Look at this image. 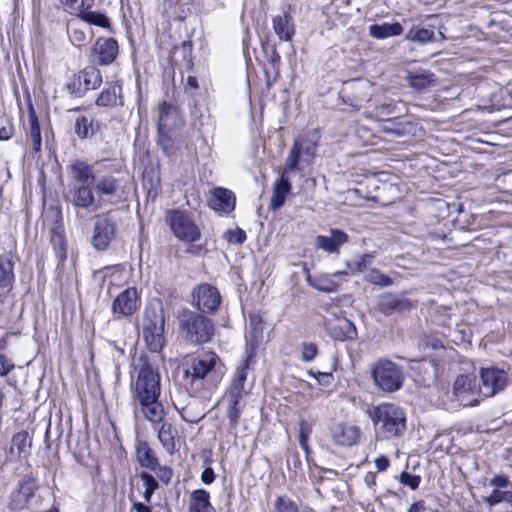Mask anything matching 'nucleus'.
<instances>
[{"label":"nucleus","instance_id":"f257e3e1","mask_svg":"<svg viewBox=\"0 0 512 512\" xmlns=\"http://www.w3.org/2000/svg\"><path fill=\"white\" fill-rule=\"evenodd\" d=\"M136 379L131 382L133 399L139 404L144 417L152 423H161L165 410L159 401L161 394L160 374L146 357H140Z\"/></svg>","mask_w":512,"mask_h":512},{"label":"nucleus","instance_id":"f03ea898","mask_svg":"<svg viewBox=\"0 0 512 512\" xmlns=\"http://www.w3.org/2000/svg\"><path fill=\"white\" fill-rule=\"evenodd\" d=\"M225 373L226 367L216 353H202L183 367L184 386L195 393L211 391L217 388Z\"/></svg>","mask_w":512,"mask_h":512},{"label":"nucleus","instance_id":"7ed1b4c3","mask_svg":"<svg viewBox=\"0 0 512 512\" xmlns=\"http://www.w3.org/2000/svg\"><path fill=\"white\" fill-rule=\"evenodd\" d=\"M165 311L161 300L150 301L144 310L142 336L149 351L160 352L165 345Z\"/></svg>","mask_w":512,"mask_h":512},{"label":"nucleus","instance_id":"20e7f679","mask_svg":"<svg viewBox=\"0 0 512 512\" xmlns=\"http://www.w3.org/2000/svg\"><path fill=\"white\" fill-rule=\"evenodd\" d=\"M375 430L385 439L400 437L406 430V414L404 410L391 403L375 406L370 411Z\"/></svg>","mask_w":512,"mask_h":512},{"label":"nucleus","instance_id":"39448f33","mask_svg":"<svg viewBox=\"0 0 512 512\" xmlns=\"http://www.w3.org/2000/svg\"><path fill=\"white\" fill-rule=\"evenodd\" d=\"M179 328L186 342L201 345L209 342L215 331L213 321L195 311L183 310L179 317Z\"/></svg>","mask_w":512,"mask_h":512},{"label":"nucleus","instance_id":"423d86ee","mask_svg":"<svg viewBox=\"0 0 512 512\" xmlns=\"http://www.w3.org/2000/svg\"><path fill=\"white\" fill-rule=\"evenodd\" d=\"M371 374L375 385L386 393L400 390L405 379L403 368L388 359L378 360Z\"/></svg>","mask_w":512,"mask_h":512},{"label":"nucleus","instance_id":"0eeeda50","mask_svg":"<svg viewBox=\"0 0 512 512\" xmlns=\"http://www.w3.org/2000/svg\"><path fill=\"white\" fill-rule=\"evenodd\" d=\"M140 298L137 289L134 287L123 290L112 302L111 310L113 319L108 321L110 329H120L121 335H125L126 328L130 329L129 325H120V318H129L134 315L140 308Z\"/></svg>","mask_w":512,"mask_h":512},{"label":"nucleus","instance_id":"6e6552de","mask_svg":"<svg viewBox=\"0 0 512 512\" xmlns=\"http://www.w3.org/2000/svg\"><path fill=\"white\" fill-rule=\"evenodd\" d=\"M374 92L372 82L364 78H356L343 83L339 96L344 104L359 110L372 99Z\"/></svg>","mask_w":512,"mask_h":512},{"label":"nucleus","instance_id":"1a4fd4ad","mask_svg":"<svg viewBox=\"0 0 512 512\" xmlns=\"http://www.w3.org/2000/svg\"><path fill=\"white\" fill-rule=\"evenodd\" d=\"M166 222L180 240L194 242L200 238V230L184 211L173 209L166 213Z\"/></svg>","mask_w":512,"mask_h":512},{"label":"nucleus","instance_id":"9d476101","mask_svg":"<svg viewBox=\"0 0 512 512\" xmlns=\"http://www.w3.org/2000/svg\"><path fill=\"white\" fill-rule=\"evenodd\" d=\"M116 237V222L111 212L95 216L92 245L97 250H105Z\"/></svg>","mask_w":512,"mask_h":512},{"label":"nucleus","instance_id":"9b49d317","mask_svg":"<svg viewBox=\"0 0 512 512\" xmlns=\"http://www.w3.org/2000/svg\"><path fill=\"white\" fill-rule=\"evenodd\" d=\"M102 84V74L94 66L85 67L73 77L67 88L71 94L81 96L88 90H94Z\"/></svg>","mask_w":512,"mask_h":512},{"label":"nucleus","instance_id":"f8f14e48","mask_svg":"<svg viewBox=\"0 0 512 512\" xmlns=\"http://www.w3.org/2000/svg\"><path fill=\"white\" fill-rule=\"evenodd\" d=\"M480 379L483 394L486 397L494 396L496 393L503 391L510 384L508 373L504 369L497 367L481 368Z\"/></svg>","mask_w":512,"mask_h":512},{"label":"nucleus","instance_id":"ddd939ff","mask_svg":"<svg viewBox=\"0 0 512 512\" xmlns=\"http://www.w3.org/2000/svg\"><path fill=\"white\" fill-rule=\"evenodd\" d=\"M66 197L74 207L83 208L89 212H95L101 206L95 198L92 185L70 184Z\"/></svg>","mask_w":512,"mask_h":512},{"label":"nucleus","instance_id":"4468645a","mask_svg":"<svg viewBox=\"0 0 512 512\" xmlns=\"http://www.w3.org/2000/svg\"><path fill=\"white\" fill-rule=\"evenodd\" d=\"M476 376L473 374L459 375L453 384V396L462 406H475L478 404L476 398Z\"/></svg>","mask_w":512,"mask_h":512},{"label":"nucleus","instance_id":"2eb2a0df","mask_svg":"<svg viewBox=\"0 0 512 512\" xmlns=\"http://www.w3.org/2000/svg\"><path fill=\"white\" fill-rule=\"evenodd\" d=\"M377 307L385 316H391L410 311L414 307V303L404 293L385 292L378 296Z\"/></svg>","mask_w":512,"mask_h":512},{"label":"nucleus","instance_id":"dca6fc26","mask_svg":"<svg viewBox=\"0 0 512 512\" xmlns=\"http://www.w3.org/2000/svg\"><path fill=\"white\" fill-rule=\"evenodd\" d=\"M193 301L199 311L214 314L221 303V296L216 287L201 284L193 291Z\"/></svg>","mask_w":512,"mask_h":512},{"label":"nucleus","instance_id":"f3484780","mask_svg":"<svg viewBox=\"0 0 512 512\" xmlns=\"http://www.w3.org/2000/svg\"><path fill=\"white\" fill-rule=\"evenodd\" d=\"M37 489L33 478L27 477L19 481L17 488L11 493L9 508L20 511L28 506Z\"/></svg>","mask_w":512,"mask_h":512},{"label":"nucleus","instance_id":"a211bd4d","mask_svg":"<svg viewBox=\"0 0 512 512\" xmlns=\"http://www.w3.org/2000/svg\"><path fill=\"white\" fill-rule=\"evenodd\" d=\"M379 128L384 134L395 137L415 136L417 123L406 118L393 117L382 120L379 123Z\"/></svg>","mask_w":512,"mask_h":512},{"label":"nucleus","instance_id":"6ab92c4d","mask_svg":"<svg viewBox=\"0 0 512 512\" xmlns=\"http://www.w3.org/2000/svg\"><path fill=\"white\" fill-rule=\"evenodd\" d=\"M51 211L54 214L55 222L50 229V241L57 258L60 262H63L67 258V242L65 230L62 224V213L59 208L51 209Z\"/></svg>","mask_w":512,"mask_h":512},{"label":"nucleus","instance_id":"aec40b11","mask_svg":"<svg viewBox=\"0 0 512 512\" xmlns=\"http://www.w3.org/2000/svg\"><path fill=\"white\" fill-rule=\"evenodd\" d=\"M95 104L98 107L113 108L124 105L122 83L120 80L106 82L105 87L99 93Z\"/></svg>","mask_w":512,"mask_h":512},{"label":"nucleus","instance_id":"412c9836","mask_svg":"<svg viewBox=\"0 0 512 512\" xmlns=\"http://www.w3.org/2000/svg\"><path fill=\"white\" fill-rule=\"evenodd\" d=\"M118 49V43L115 39L103 37L98 38L93 47L95 62L101 66L110 65L116 59Z\"/></svg>","mask_w":512,"mask_h":512},{"label":"nucleus","instance_id":"4be33fe9","mask_svg":"<svg viewBox=\"0 0 512 512\" xmlns=\"http://www.w3.org/2000/svg\"><path fill=\"white\" fill-rule=\"evenodd\" d=\"M325 327L330 336L339 341L353 339L357 335L356 327L346 317L326 320Z\"/></svg>","mask_w":512,"mask_h":512},{"label":"nucleus","instance_id":"5701e85b","mask_svg":"<svg viewBox=\"0 0 512 512\" xmlns=\"http://www.w3.org/2000/svg\"><path fill=\"white\" fill-rule=\"evenodd\" d=\"M32 440L27 431H20L12 436L11 446L6 455L8 461L13 462L30 455Z\"/></svg>","mask_w":512,"mask_h":512},{"label":"nucleus","instance_id":"b1692460","mask_svg":"<svg viewBox=\"0 0 512 512\" xmlns=\"http://www.w3.org/2000/svg\"><path fill=\"white\" fill-rule=\"evenodd\" d=\"M348 235L339 229H331L329 235H318L315 246L328 253H339V248L348 242Z\"/></svg>","mask_w":512,"mask_h":512},{"label":"nucleus","instance_id":"393cba45","mask_svg":"<svg viewBox=\"0 0 512 512\" xmlns=\"http://www.w3.org/2000/svg\"><path fill=\"white\" fill-rule=\"evenodd\" d=\"M332 437L337 445L350 447L358 443L360 429L355 425L340 423L333 428Z\"/></svg>","mask_w":512,"mask_h":512},{"label":"nucleus","instance_id":"a878e982","mask_svg":"<svg viewBox=\"0 0 512 512\" xmlns=\"http://www.w3.org/2000/svg\"><path fill=\"white\" fill-rule=\"evenodd\" d=\"M209 206L216 211L228 214L235 208V195L226 188H215L209 199Z\"/></svg>","mask_w":512,"mask_h":512},{"label":"nucleus","instance_id":"bb28decb","mask_svg":"<svg viewBox=\"0 0 512 512\" xmlns=\"http://www.w3.org/2000/svg\"><path fill=\"white\" fill-rule=\"evenodd\" d=\"M249 361L250 357H247L246 360L237 368L229 389V399H235V401L242 400L248 393L245 389V383L247 380Z\"/></svg>","mask_w":512,"mask_h":512},{"label":"nucleus","instance_id":"cd10ccee","mask_svg":"<svg viewBox=\"0 0 512 512\" xmlns=\"http://www.w3.org/2000/svg\"><path fill=\"white\" fill-rule=\"evenodd\" d=\"M69 173L74 181L73 184L92 185L95 182L93 167L82 160H75L69 165Z\"/></svg>","mask_w":512,"mask_h":512},{"label":"nucleus","instance_id":"c85d7f7f","mask_svg":"<svg viewBox=\"0 0 512 512\" xmlns=\"http://www.w3.org/2000/svg\"><path fill=\"white\" fill-rule=\"evenodd\" d=\"M103 126L104 124L102 122L81 115L75 120L74 132L80 139H88L101 132Z\"/></svg>","mask_w":512,"mask_h":512},{"label":"nucleus","instance_id":"c756f323","mask_svg":"<svg viewBox=\"0 0 512 512\" xmlns=\"http://www.w3.org/2000/svg\"><path fill=\"white\" fill-rule=\"evenodd\" d=\"M273 29L281 41H291L295 34V25L292 16L284 11L283 15H276L272 19Z\"/></svg>","mask_w":512,"mask_h":512},{"label":"nucleus","instance_id":"7c9ffc66","mask_svg":"<svg viewBox=\"0 0 512 512\" xmlns=\"http://www.w3.org/2000/svg\"><path fill=\"white\" fill-rule=\"evenodd\" d=\"M291 189L292 186L289 181V176L282 174L274 184L270 208L274 211L281 208L285 203L286 196L291 192Z\"/></svg>","mask_w":512,"mask_h":512},{"label":"nucleus","instance_id":"2f4dec72","mask_svg":"<svg viewBox=\"0 0 512 512\" xmlns=\"http://www.w3.org/2000/svg\"><path fill=\"white\" fill-rule=\"evenodd\" d=\"M406 79L409 85L416 90H425L435 85V74L424 69L409 71Z\"/></svg>","mask_w":512,"mask_h":512},{"label":"nucleus","instance_id":"473e14b6","mask_svg":"<svg viewBox=\"0 0 512 512\" xmlns=\"http://www.w3.org/2000/svg\"><path fill=\"white\" fill-rule=\"evenodd\" d=\"M411 369L419 374H423L418 380L424 386L429 387L436 380V364L433 360H414Z\"/></svg>","mask_w":512,"mask_h":512},{"label":"nucleus","instance_id":"72a5a7b5","mask_svg":"<svg viewBox=\"0 0 512 512\" xmlns=\"http://www.w3.org/2000/svg\"><path fill=\"white\" fill-rule=\"evenodd\" d=\"M136 459L141 467L156 471L158 458L146 441H138L136 444Z\"/></svg>","mask_w":512,"mask_h":512},{"label":"nucleus","instance_id":"f704fd0d","mask_svg":"<svg viewBox=\"0 0 512 512\" xmlns=\"http://www.w3.org/2000/svg\"><path fill=\"white\" fill-rule=\"evenodd\" d=\"M28 120H29V128L27 130V135L32 141L33 150L37 153L41 151L42 138H41V130L38 121L37 114L33 107L31 100L29 99L28 104Z\"/></svg>","mask_w":512,"mask_h":512},{"label":"nucleus","instance_id":"c9c22d12","mask_svg":"<svg viewBox=\"0 0 512 512\" xmlns=\"http://www.w3.org/2000/svg\"><path fill=\"white\" fill-rule=\"evenodd\" d=\"M434 26L425 27L422 25H413L406 33L404 39L410 42L418 43L421 45L434 42L435 34Z\"/></svg>","mask_w":512,"mask_h":512},{"label":"nucleus","instance_id":"e433bc0d","mask_svg":"<svg viewBox=\"0 0 512 512\" xmlns=\"http://www.w3.org/2000/svg\"><path fill=\"white\" fill-rule=\"evenodd\" d=\"M403 27L399 22L372 24L369 26V35L376 39H386L392 36H399Z\"/></svg>","mask_w":512,"mask_h":512},{"label":"nucleus","instance_id":"4c0bfd02","mask_svg":"<svg viewBox=\"0 0 512 512\" xmlns=\"http://www.w3.org/2000/svg\"><path fill=\"white\" fill-rule=\"evenodd\" d=\"M189 512H216L210 503V494L204 489L192 492Z\"/></svg>","mask_w":512,"mask_h":512},{"label":"nucleus","instance_id":"58836bf2","mask_svg":"<svg viewBox=\"0 0 512 512\" xmlns=\"http://www.w3.org/2000/svg\"><path fill=\"white\" fill-rule=\"evenodd\" d=\"M178 117L176 106L163 101L159 106L157 130L171 129L172 120Z\"/></svg>","mask_w":512,"mask_h":512},{"label":"nucleus","instance_id":"ea45409f","mask_svg":"<svg viewBox=\"0 0 512 512\" xmlns=\"http://www.w3.org/2000/svg\"><path fill=\"white\" fill-rule=\"evenodd\" d=\"M90 7L91 6H85L77 16L89 25L109 29L111 27L109 18L101 12L91 10Z\"/></svg>","mask_w":512,"mask_h":512},{"label":"nucleus","instance_id":"a19ab883","mask_svg":"<svg viewBox=\"0 0 512 512\" xmlns=\"http://www.w3.org/2000/svg\"><path fill=\"white\" fill-rule=\"evenodd\" d=\"M177 433L176 428L168 422H163L158 430V439L168 453H173L175 450V437Z\"/></svg>","mask_w":512,"mask_h":512},{"label":"nucleus","instance_id":"79ce46f5","mask_svg":"<svg viewBox=\"0 0 512 512\" xmlns=\"http://www.w3.org/2000/svg\"><path fill=\"white\" fill-rule=\"evenodd\" d=\"M303 138L296 139L286 159L282 174L288 175L298 169L300 157L302 156Z\"/></svg>","mask_w":512,"mask_h":512},{"label":"nucleus","instance_id":"37998d69","mask_svg":"<svg viewBox=\"0 0 512 512\" xmlns=\"http://www.w3.org/2000/svg\"><path fill=\"white\" fill-rule=\"evenodd\" d=\"M118 187V180L111 175H106L97 181L95 190L99 196H111L118 190Z\"/></svg>","mask_w":512,"mask_h":512},{"label":"nucleus","instance_id":"c03bdc74","mask_svg":"<svg viewBox=\"0 0 512 512\" xmlns=\"http://www.w3.org/2000/svg\"><path fill=\"white\" fill-rule=\"evenodd\" d=\"M170 130L171 129L157 130L158 145L160 146L163 153L168 157L174 155L176 152L175 141L170 136Z\"/></svg>","mask_w":512,"mask_h":512},{"label":"nucleus","instance_id":"a18cd8bd","mask_svg":"<svg viewBox=\"0 0 512 512\" xmlns=\"http://www.w3.org/2000/svg\"><path fill=\"white\" fill-rule=\"evenodd\" d=\"M13 278V262L8 258H0V286L8 287Z\"/></svg>","mask_w":512,"mask_h":512},{"label":"nucleus","instance_id":"49530a36","mask_svg":"<svg viewBox=\"0 0 512 512\" xmlns=\"http://www.w3.org/2000/svg\"><path fill=\"white\" fill-rule=\"evenodd\" d=\"M307 280L311 286L322 292H334L337 288V284L327 275L317 277L313 281L311 276L308 275Z\"/></svg>","mask_w":512,"mask_h":512},{"label":"nucleus","instance_id":"de8ad7c7","mask_svg":"<svg viewBox=\"0 0 512 512\" xmlns=\"http://www.w3.org/2000/svg\"><path fill=\"white\" fill-rule=\"evenodd\" d=\"M273 512H300L297 504L287 495L277 496Z\"/></svg>","mask_w":512,"mask_h":512},{"label":"nucleus","instance_id":"09e8293b","mask_svg":"<svg viewBox=\"0 0 512 512\" xmlns=\"http://www.w3.org/2000/svg\"><path fill=\"white\" fill-rule=\"evenodd\" d=\"M484 500L489 507H493L501 502H512V491L494 489Z\"/></svg>","mask_w":512,"mask_h":512},{"label":"nucleus","instance_id":"8fccbe9b","mask_svg":"<svg viewBox=\"0 0 512 512\" xmlns=\"http://www.w3.org/2000/svg\"><path fill=\"white\" fill-rule=\"evenodd\" d=\"M140 478L143 481L145 487L144 499L146 502L149 503L151 501L153 493L158 488V482L151 474L147 472L140 473Z\"/></svg>","mask_w":512,"mask_h":512},{"label":"nucleus","instance_id":"3c124183","mask_svg":"<svg viewBox=\"0 0 512 512\" xmlns=\"http://www.w3.org/2000/svg\"><path fill=\"white\" fill-rule=\"evenodd\" d=\"M249 326L251 327L250 336L253 340H258L262 337L263 319L259 314H250Z\"/></svg>","mask_w":512,"mask_h":512},{"label":"nucleus","instance_id":"603ef678","mask_svg":"<svg viewBox=\"0 0 512 512\" xmlns=\"http://www.w3.org/2000/svg\"><path fill=\"white\" fill-rule=\"evenodd\" d=\"M367 280L372 284L380 286H390L393 283L392 279L389 276L381 273L376 269L370 271V273L367 276Z\"/></svg>","mask_w":512,"mask_h":512},{"label":"nucleus","instance_id":"864d4df0","mask_svg":"<svg viewBox=\"0 0 512 512\" xmlns=\"http://www.w3.org/2000/svg\"><path fill=\"white\" fill-rule=\"evenodd\" d=\"M228 419L232 427H236L241 415V400L229 399Z\"/></svg>","mask_w":512,"mask_h":512},{"label":"nucleus","instance_id":"5fc2aeb1","mask_svg":"<svg viewBox=\"0 0 512 512\" xmlns=\"http://www.w3.org/2000/svg\"><path fill=\"white\" fill-rule=\"evenodd\" d=\"M335 365H336V363L334 361L331 366V370L328 372H320V371L314 372V371L310 370L309 374L311 376H313L314 378H316L319 385L327 387V386L331 385V383H332V380H333L332 372L335 370Z\"/></svg>","mask_w":512,"mask_h":512},{"label":"nucleus","instance_id":"6e6d98bb","mask_svg":"<svg viewBox=\"0 0 512 512\" xmlns=\"http://www.w3.org/2000/svg\"><path fill=\"white\" fill-rule=\"evenodd\" d=\"M399 481L401 484L408 486L412 490H416L420 485L421 477L419 475H413L407 471H403L399 476Z\"/></svg>","mask_w":512,"mask_h":512},{"label":"nucleus","instance_id":"4d7b16f0","mask_svg":"<svg viewBox=\"0 0 512 512\" xmlns=\"http://www.w3.org/2000/svg\"><path fill=\"white\" fill-rule=\"evenodd\" d=\"M71 14H78L85 6H91L93 0H60Z\"/></svg>","mask_w":512,"mask_h":512},{"label":"nucleus","instance_id":"13d9d810","mask_svg":"<svg viewBox=\"0 0 512 512\" xmlns=\"http://www.w3.org/2000/svg\"><path fill=\"white\" fill-rule=\"evenodd\" d=\"M68 33L69 39L74 46L81 47L87 41V35L85 31L80 28H71Z\"/></svg>","mask_w":512,"mask_h":512},{"label":"nucleus","instance_id":"bf43d9fd","mask_svg":"<svg viewBox=\"0 0 512 512\" xmlns=\"http://www.w3.org/2000/svg\"><path fill=\"white\" fill-rule=\"evenodd\" d=\"M497 185L505 193H512V170H509L502 175L498 176Z\"/></svg>","mask_w":512,"mask_h":512},{"label":"nucleus","instance_id":"052dcab7","mask_svg":"<svg viewBox=\"0 0 512 512\" xmlns=\"http://www.w3.org/2000/svg\"><path fill=\"white\" fill-rule=\"evenodd\" d=\"M318 353V348L314 343H303L302 344V360L310 362L315 359Z\"/></svg>","mask_w":512,"mask_h":512},{"label":"nucleus","instance_id":"680f3d73","mask_svg":"<svg viewBox=\"0 0 512 512\" xmlns=\"http://www.w3.org/2000/svg\"><path fill=\"white\" fill-rule=\"evenodd\" d=\"M161 482L168 484L173 476V470L168 466H161L158 463L156 471H154Z\"/></svg>","mask_w":512,"mask_h":512},{"label":"nucleus","instance_id":"e2e57ef3","mask_svg":"<svg viewBox=\"0 0 512 512\" xmlns=\"http://www.w3.org/2000/svg\"><path fill=\"white\" fill-rule=\"evenodd\" d=\"M227 240L234 244H242L246 240V233L240 228L229 230Z\"/></svg>","mask_w":512,"mask_h":512},{"label":"nucleus","instance_id":"0e129e2a","mask_svg":"<svg viewBox=\"0 0 512 512\" xmlns=\"http://www.w3.org/2000/svg\"><path fill=\"white\" fill-rule=\"evenodd\" d=\"M489 484L496 488H507L510 485V481L506 475L498 474L489 480Z\"/></svg>","mask_w":512,"mask_h":512},{"label":"nucleus","instance_id":"69168bd1","mask_svg":"<svg viewBox=\"0 0 512 512\" xmlns=\"http://www.w3.org/2000/svg\"><path fill=\"white\" fill-rule=\"evenodd\" d=\"M308 438H309V432H308V429H307V425L303 421L300 424L299 443H300V446L305 450L306 453H308V450H309Z\"/></svg>","mask_w":512,"mask_h":512},{"label":"nucleus","instance_id":"338daca9","mask_svg":"<svg viewBox=\"0 0 512 512\" xmlns=\"http://www.w3.org/2000/svg\"><path fill=\"white\" fill-rule=\"evenodd\" d=\"M316 145L312 142H305L303 140L302 156L306 162H310L315 154Z\"/></svg>","mask_w":512,"mask_h":512},{"label":"nucleus","instance_id":"774afa93","mask_svg":"<svg viewBox=\"0 0 512 512\" xmlns=\"http://www.w3.org/2000/svg\"><path fill=\"white\" fill-rule=\"evenodd\" d=\"M408 512H438V510L427 506L424 500H419L410 506Z\"/></svg>","mask_w":512,"mask_h":512}]
</instances>
